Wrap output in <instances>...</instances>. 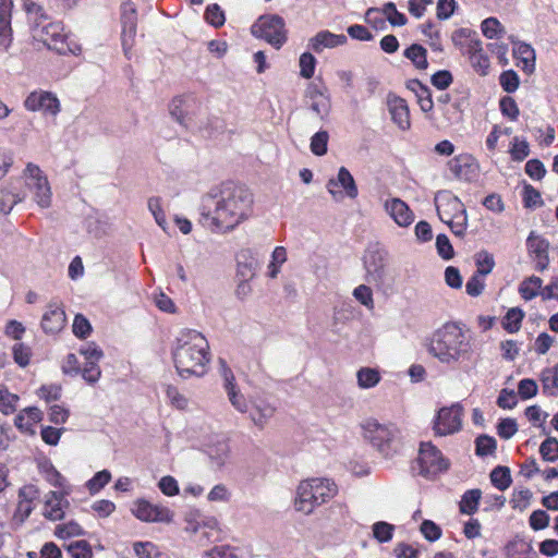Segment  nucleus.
Returning <instances> with one entry per match:
<instances>
[{
  "label": "nucleus",
  "mask_w": 558,
  "mask_h": 558,
  "mask_svg": "<svg viewBox=\"0 0 558 558\" xmlns=\"http://www.w3.org/2000/svg\"><path fill=\"white\" fill-rule=\"evenodd\" d=\"M531 554V545L522 539L512 541L506 546L507 558H530Z\"/></svg>",
  "instance_id": "42"
},
{
  "label": "nucleus",
  "mask_w": 558,
  "mask_h": 558,
  "mask_svg": "<svg viewBox=\"0 0 558 558\" xmlns=\"http://www.w3.org/2000/svg\"><path fill=\"white\" fill-rule=\"evenodd\" d=\"M526 247L535 262V268L538 271H544L549 265V242L535 231H531L526 239Z\"/></svg>",
  "instance_id": "20"
},
{
  "label": "nucleus",
  "mask_w": 558,
  "mask_h": 558,
  "mask_svg": "<svg viewBox=\"0 0 558 558\" xmlns=\"http://www.w3.org/2000/svg\"><path fill=\"white\" fill-rule=\"evenodd\" d=\"M404 57L412 61L416 69L425 70L428 65L426 49L418 44H413L404 50Z\"/></svg>",
  "instance_id": "39"
},
{
  "label": "nucleus",
  "mask_w": 558,
  "mask_h": 558,
  "mask_svg": "<svg viewBox=\"0 0 558 558\" xmlns=\"http://www.w3.org/2000/svg\"><path fill=\"white\" fill-rule=\"evenodd\" d=\"M131 512L136 519L146 523L170 524L174 519V512L169 507L153 504L144 498L133 501Z\"/></svg>",
  "instance_id": "10"
},
{
  "label": "nucleus",
  "mask_w": 558,
  "mask_h": 558,
  "mask_svg": "<svg viewBox=\"0 0 558 558\" xmlns=\"http://www.w3.org/2000/svg\"><path fill=\"white\" fill-rule=\"evenodd\" d=\"M13 359L14 362L21 366L25 367L29 364V359L32 355L31 348L25 345L24 343H16L13 345Z\"/></svg>",
  "instance_id": "64"
},
{
  "label": "nucleus",
  "mask_w": 558,
  "mask_h": 558,
  "mask_svg": "<svg viewBox=\"0 0 558 558\" xmlns=\"http://www.w3.org/2000/svg\"><path fill=\"white\" fill-rule=\"evenodd\" d=\"M329 134L327 131H318L311 138V151L316 156H324L328 150Z\"/></svg>",
  "instance_id": "53"
},
{
  "label": "nucleus",
  "mask_w": 558,
  "mask_h": 558,
  "mask_svg": "<svg viewBox=\"0 0 558 558\" xmlns=\"http://www.w3.org/2000/svg\"><path fill=\"white\" fill-rule=\"evenodd\" d=\"M398 434V428L392 424H380L375 420L366 421L363 424L364 438L386 457L391 454L392 445Z\"/></svg>",
  "instance_id": "8"
},
{
  "label": "nucleus",
  "mask_w": 558,
  "mask_h": 558,
  "mask_svg": "<svg viewBox=\"0 0 558 558\" xmlns=\"http://www.w3.org/2000/svg\"><path fill=\"white\" fill-rule=\"evenodd\" d=\"M481 31L488 39L499 38L505 32L504 26L496 17H487L481 23Z\"/></svg>",
  "instance_id": "51"
},
{
  "label": "nucleus",
  "mask_w": 558,
  "mask_h": 558,
  "mask_svg": "<svg viewBox=\"0 0 558 558\" xmlns=\"http://www.w3.org/2000/svg\"><path fill=\"white\" fill-rule=\"evenodd\" d=\"M93 512L98 518H108L116 511V504L109 499H99L92 504L90 506Z\"/></svg>",
  "instance_id": "60"
},
{
  "label": "nucleus",
  "mask_w": 558,
  "mask_h": 558,
  "mask_svg": "<svg viewBox=\"0 0 558 558\" xmlns=\"http://www.w3.org/2000/svg\"><path fill=\"white\" fill-rule=\"evenodd\" d=\"M434 202L439 219L454 235L463 238L468 229V214L461 199L450 191H439Z\"/></svg>",
  "instance_id": "5"
},
{
  "label": "nucleus",
  "mask_w": 558,
  "mask_h": 558,
  "mask_svg": "<svg viewBox=\"0 0 558 558\" xmlns=\"http://www.w3.org/2000/svg\"><path fill=\"white\" fill-rule=\"evenodd\" d=\"M274 413L275 408L271 404L265 401H259L253 404V410L250 415L256 425L263 426L266 421L274 415Z\"/></svg>",
  "instance_id": "36"
},
{
  "label": "nucleus",
  "mask_w": 558,
  "mask_h": 558,
  "mask_svg": "<svg viewBox=\"0 0 558 558\" xmlns=\"http://www.w3.org/2000/svg\"><path fill=\"white\" fill-rule=\"evenodd\" d=\"M523 318L524 312L519 307H512L506 313L502 319V327L510 333L518 332L521 328Z\"/></svg>",
  "instance_id": "40"
},
{
  "label": "nucleus",
  "mask_w": 558,
  "mask_h": 558,
  "mask_svg": "<svg viewBox=\"0 0 558 558\" xmlns=\"http://www.w3.org/2000/svg\"><path fill=\"white\" fill-rule=\"evenodd\" d=\"M307 97L310 98V108L319 118H325L330 111V96L328 88L320 81L312 83L307 88Z\"/></svg>",
  "instance_id": "22"
},
{
  "label": "nucleus",
  "mask_w": 558,
  "mask_h": 558,
  "mask_svg": "<svg viewBox=\"0 0 558 558\" xmlns=\"http://www.w3.org/2000/svg\"><path fill=\"white\" fill-rule=\"evenodd\" d=\"M202 223L213 233L228 234L254 215V195L244 185L226 182L202 198Z\"/></svg>",
  "instance_id": "1"
},
{
  "label": "nucleus",
  "mask_w": 558,
  "mask_h": 558,
  "mask_svg": "<svg viewBox=\"0 0 558 558\" xmlns=\"http://www.w3.org/2000/svg\"><path fill=\"white\" fill-rule=\"evenodd\" d=\"M373 537L379 543H387L392 539L395 525L385 522L378 521L372 526Z\"/></svg>",
  "instance_id": "50"
},
{
  "label": "nucleus",
  "mask_w": 558,
  "mask_h": 558,
  "mask_svg": "<svg viewBox=\"0 0 558 558\" xmlns=\"http://www.w3.org/2000/svg\"><path fill=\"white\" fill-rule=\"evenodd\" d=\"M530 154V146L525 140L513 138L512 146L510 148L511 158L515 161L524 160Z\"/></svg>",
  "instance_id": "62"
},
{
  "label": "nucleus",
  "mask_w": 558,
  "mask_h": 558,
  "mask_svg": "<svg viewBox=\"0 0 558 558\" xmlns=\"http://www.w3.org/2000/svg\"><path fill=\"white\" fill-rule=\"evenodd\" d=\"M426 350L440 364L454 367L473 359L471 330L460 322H446L426 339Z\"/></svg>",
  "instance_id": "2"
},
{
  "label": "nucleus",
  "mask_w": 558,
  "mask_h": 558,
  "mask_svg": "<svg viewBox=\"0 0 558 558\" xmlns=\"http://www.w3.org/2000/svg\"><path fill=\"white\" fill-rule=\"evenodd\" d=\"M364 268L369 283L379 284L385 278L386 253L377 247H369L364 254Z\"/></svg>",
  "instance_id": "17"
},
{
  "label": "nucleus",
  "mask_w": 558,
  "mask_h": 558,
  "mask_svg": "<svg viewBox=\"0 0 558 558\" xmlns=\"http://www.w3.org/2000/svg\"><path fill=\"white\" fill-rule=\"evenodd\" d=\"M99 362L100 361H84L83 366L76 368V371L81 373L85 381L88 384H95L101 376Z\"/></svg>",
  "instance_id": "46"
},
{
  "label": "nucleus",
  "mask_w": 558,
  "mask_h": 558,
  "mask_svg": "<svg viewBox=\"0 0 558 558\" xmlns=\"http://www.w3.org/2000/svg\"><path fill=\"white\" fill-rule=\"evenodd\" d=\"M337 494L338 486L330 478L312 477L304 480L296 487L294 509L304 514H311Z\"/></svg>",
  "instance_id": "4"
},
{
  "label": "nucleus",
  "mask_w": 558,
  "mask_h": 558,
  "mask_svg": "<svg viewBox=\"0 0 558 558\" xmlns=\"http://www.w3.org/2000/svg\"><path fill=\"white\" fill-rule=\"evenodd\" d=\"M86 229L94 236L100 238L107 233L109 223L104 215L94 211V214L86 219Z\"/></svg>",
  "instance_id": "35"
},
{
  "label": "nucleus",
  "mask_w": 558,
  "mask_h": 558,
  "mask_svg": "<svg viewBox=\"0 0 558 558\" xmlns=\"http://www.w3.org/2000/svg\"><path fill=\"white\" fill-rule=\"evenodd\" d=\"M63 496L57 492H50L46 495L44 515L52 521L61 520L64 517Z\"/></svg>",
  "instance_id": "29"
},
{
  "label": "nucleus",
  "mask_w": 558,
  "mask_h": 558,
  "mask_svg": "<svg viewBox=\"0 0 558 558\" xmlns=\"http://www.w3.org/2000/svg\"><path fill=\"white\" fill-rule=\"evenodd\" d=\"M512 53L517 60V65L527 74H531L535 70V50L533 47L523 41H512Z\"/></svg>",
  "instance_id": "26"
},
{
  "label": "nucleus",
  "mask_w": 558,
  "mask_h": 558,
  "mask_svg": "<svg viewBox=\"0 0 558 558\" xmlns=\"http://www.w3.org/2000/svg\"><path fill=\"white\" fill-rule=\"evenodd\" d=\"M383 13L392 26H403L407 24V16L397 10L393 2H387L383 7Z\"/></svg>",
  "instance_id": "57"
},
{
  "label": "nucleus",
  "mask_w": 558,
  "mask_h": 558,
  "mask_svg": "<svg viewBox=\"0 0 558 558\" xmlns=\"http://www.w3.org/2000/svg\"><path fill=\"white\" fill-rule=\"evenodd\" d=\"M253 36L265 39L276 49H280L287 41L284 20L277 14L260 16L251 28Z\"/></svg>",
  "instance_id": "7"
},
{
  "label": "nucleus",
  "mask_w": 558,
  "mask_h": 558,
  "mask_svg": "<svg viewBox=\"0 0 558 558\" xmlns=\"http://www.w3.org/2000/svg\"><path fill=\"white\" fill-rule=\"evenodd\" d=\"M23 105L28 111H39L44 114H50L53 117L60 111V101L56 95L41 89L29 93Z\"/></svg>",
  "instance_id": "15"
},
{
  "label": "nucleus",
  "mask_w": 558,
  "mask_h": 558,
  "mask_svg": "<svg viewBox=\"0 0 558 558\" xmlns=\"http://www.w3.org/2000/svg\"><path fill=\"white\" fill-rule=\"evenodd\" d=\"M463 414L464 409L459 402L440 408L432 421L435 436L445 437L459 433L462 429Z\"/></svg>",
  "instance_id": "9"
},
{
  "label": "nucleus",
  "mask_w": 558,
  "mask_h": 558,
  "mask_svg": "<svg viewBox=\"0 0 558 558\" xmlns=\"http://www.w3.org/2000/svg\"><path fill=\"white\" fill-rule=\"evenodd\" d=\"M385 213L400 228H408L415 219L413 210L399 197L387 198L384 204Z\"/></svg>",
  "instance_id": "21"
},
{
  "label": "nucleus",
  "mask_w": 558,
  "mask_h": 558,
  "mask_svg": "<svg viewBox=\"0 0 558 558\" xmlns=\"http://www.w3.org/2000/svg\"><path fill=\"white\" fill-rule=\"evenodd\" d=\"M76 350L84 361H101L104 357L102 349L94 341L84 342Z\"/></svg>",
  "instance_id": "49"
},
{
  "label": "nucleus",
  "mask_w": 558,
  "mask_h": 558,
  "mask_svg": "<svg viewBox=\"0 0 558 558\" xmlns=\"http://www.w3.org/2000/svg\"><path fill=\"white\" fill-rule=\"evenodd\" d=\"M12 0H0V49L7 51L12 43Z\"/></svg>",
  "instance_id": "25"
},
{
  "label": "nucleus",
  "mask_w": 558,
  "mask_h": 558,
  "mask_svg": "<svg viewBox=\"0 0 558 558\" xmlns=\"http://www.w3.org/2000/svg\"><path fill=\"white\" fill-rule=\"evenodd\" d=\"M20 180L11 181L5 187L1 190L0 195V213L8 215L13 207L25 198V194L21 193Z\"/></svg>",
  "instance_id": "28"
},
{
  "label": "nucleus",
  "mask_w": 558,
  "mask_h": 558,
  "mask_svg": "<svg viewBox=\"0 0 558 558\" xmlns=\"http://www.w3.org/2000/svg\"><path fill=\"white\" fill-rule=\"evenodd\" d=\"M206 453L213 463L220 468L226 464L229 457V445L226 440H218L216 444L207 445Z\"/></svg>",
  "instance_id": "30"
},
{
  "label": "nucleus",
  "mask_w": 558,
  "mask_h": 558,
  "mask_svg": "<svg viewBox=\"0 0 558 558\" xmlns=\"http://www.w3.org/2000/svg\"><path fill=\"white\" fill-rule=\"evenodd\" d=\"M41 34L34 28V37H38L49 49L57 51L59 54H66L70 51L68 35L62 33L59 24L50 23L43 26Z\"/></svg>",
  "instance_id": "16"
},
{
  "label": "nucleus",
  "mask_w": 558,
  "mask_h": 558,
  "mask_svg": "<svg viewBox=\"0 0 558 558\" xmlns=\"http://www.w3.org/2000/svg\"><path fill=\"white\" fill-rule=\"evenodd\" d=\"M412 90L416 96V100L421 110L425 113L430 112L434 108L430 89L427 86L421 84L418 81H414L412 83Z\"/></svg>",
  "instance_id": "32"
},
{
  "label": "nucleus",
  "mask_w": 558,
  "mask_h": 558,
  "mask_svg": "<svg viewBox=\"0 0 558 558\" xmlns=\"http://www.w3.org/2000/svg\"><path fill=\"white\" fill-rule=\"evenodd\" d=\"M147 208L153 215L156 223L166 232L169 231V223L162 208V201L159 196H151L147 201Z\"/></svg>",
  "instance_id": "33"
},
{
  "label": "nucleus",
  "mask_w": 558,
  "mask_h": 558,
  "mask_svg": "<svg viewBox=\"0 0 558 558\" xmlns=\"http://www.w3.org/2000/svg\"><path fill=\"white\" fill-rule=\"evenodd\" d=\"M25 183L32 192L34 201L41 208H47L51 204V189L46 175L38 166L28 163L24 171Z\"/></svg>",
  "instance_id": "11"
},
{
  "label": "nucleus",
  "mask_w": 558,
  "mask_h": 558,
  "mask_svg": "<svg viewBox=\"0 0 558 558\" xmlns=\"http://www.w3.org/2000/svg\"><path fill=\"white\" fill-rule=\"evenodd\" d=\"M201 110V102L193 94L177 96L169 105L171 117L183 128L194 125L195 117Z\"/></svg>",
  "instance_id": "12"
},
{
  "label": "nucleus",
  "mask_w": 558,
  "mask_h": 558,
  "mask_svg": "<svg viewBox=\"0 0 558 558\" xmlns=\"http://www.w3.org/2000/svg\"><path fill=\"white\" fill-rule=\"evenodd\" d=\"M111 480V473L108 470L97 472L86 482V487L92 495L99 493Z\"/></svg>",
  "instance_id": "52"
},
{
  "label": "nucleus",
  "mask_w": 558,
  "mask_h": 558,
  "mask_svg": "<svg viewBox=\"0 0 558 558\" xmlns=\"http://www.w3.org/2000/svg\"><path fill=\"white\" fill-rule=\"evenodd\" d=\"M416 462L418 474L428 480L436 478L450 466V461L432 441L420 444Z\"/></svg>",
  "instance_id": "6"
},
{
  "label": "nucleus",
  "mask_w": 558,
  "mask_h": 558,
  "mask_svg": "<svg viewBox=\"0 0 558 558\" xmlns=\"http://www.w3.org/2000/svg\"><path fill=\"white\" fill-rule=\"evenodd\" d=\"M475 447L477 456L486 457L496 450V440L490 436L482 435L476 438Z\"/></svg>",
  "instance_id": "58"
},
{
  "label": "nucleus",
  "mask_w": 558,
  "mask_h": 558,
  "mask_svg": "<svg viewBox=\"0 0 558 558\" xmlns=\"http://www.w3.org/2000/svg\"><path fill=\"white\" fill-rule=\"evenodd\" d=\"M532 499V492L529 488L514 489L510 500L511 507L515 510H525Z\"/></svg>",
  "instance_id": "56"
},
{
  "label": "nucleus",
  "mask_w": 558,
  "mask_h": 558,
  "mask_svg": "<svg viewBox=\"0 0 558 558\" xmlns=\"http://www.w3.org/2000/svg\"><path fill=\"white\" fill-rule=\"evenodd\" d=\"M121 44L128 59L134 45L137 28V11L135 4L128 0L121 4Z\"/></svg>",
  "instance_id": "13"
},
{
  "label": "nucleus",
  "mask_w": 558,
  "mask_h": 558,
  "mask_svg": "<svg viewBox=\"0 0 558 558\" xmlns=\"http://www.w3.org/2000/svg\"><path fill=\"white\" fill-rule=\"evenodd\" d=\"M326 189L335 201H341L344 197L354 199L359 195L355 180L345 167H340L337 177L327 181Z\"/></svg>",
  "instance_id": "14"
},
{
  "label": "nucleus",
  "mask_w": 558,
  "mask_h": 558,
  "mask_svg": "<svg viewBox=\"0 0 558 558\" xmlns=\"http://www.w3.org/2000/svg\"><path fill=\"white\" fill-rule=\"evenodd\" d=\"M482 493L480 489L465 492L460 501V511L464 514H473L477 511Z\"/></svg>",
  "instance_id": "41"
},
{
  "label": "nucleus",
  "mask_w": 558,
  "mask_h": 558,
  "mask_svg": "<svg viewBox=\"0 0 558 558\" xmlns=\"http://www.w3.org/2000/svg\"><path fill=\"white\" fill-rule=\"evenodd\" d=\"M386 106L392 122L401 131H408L411 128V119L407 100L395 93H388L386 96Z\"/></svg>",
  "instance_id": "19"
},
{
  "label": "nucleus",
  "mask_w": 558,
  "mask_h": 558,
  "mask_svg": "<svg viewBox=\"0 0 558 558\" xmlns=\"http://www.w3.org/2000/svg\"><path fill=\"white\" fill-rule=\"evenodd\" d=\"M347 40V36L343 34H333L329 31H320L308 40V48L316 53H320L324 49L342 46Z\"/></svg>",
  "instance_id": "23"
},
{
  "label": "nucleus",
  "mask_w": 558,
  "mask_h": 558,
  "mask_svg": "<svg viewBox=\"0 0 558 558\" xmlns=\"http://www.w3.org/2000/svg\"><path fill=\"white\" fill-rule=\"evenodd\" d=\"M172 359L182 378L204 376L211 359L208 340L195 329L180 331L172 344Z\"/></svg>",
  "instance_id": "3"
},
{
  "label": "nucleus",
  "mask_w": 558,
  "mask_h": 558,
  "mask_svg": "<svg viewBox=\"0 0 558 558\" xmlns=\"http://www.w3.org/2000/svg\"><path fill=\"white\" fill-rule=\"evenodd\" d=\"M316 64L317 60L311 52H303L299 60L300 75L306 80L312 78L315 73Z\"/></svg>",
  "instance_id": "55"
},
{
  "label": "nucleus",
  "mask_w": 558,
  "mask_h": 558,
  "mask_svg": "<svg viewBox=\"0 0 558 558\" xmlns=\"http://www.w3.org/2000/svg\"><path fill=\"white\" fill-rule=\"evenodd\" d=\"M357 385L362 389L375 387L381 379L380 373L376 368L362 367L356 373Z\"/></svg>",
  "instance_id": "34"
},
{
  "label": "nucleus",
  "mask_w": 558,
  "mask_h": 558,
  "mask_svg": "<svg viewBox=\"0 0 558 558\" xmlns=\"http://www.w3.org/2000/svg\"><path fill=\"white\" fill-rule=\"evenodd\" d=\"M219 364L220 373L223 378V387L230 403L240 413H246L248 411V402L238 389L232 371L223 360H220Z\"/></svg>",
  "instance_id": "18"
},
{
  "label": "nucleus",
  "mask_w": 558,
  "mask_h": 558,
  "mask_svg": "<svg viewBox=\"0 0 558 558\" xmlns=\"http://www.w3.org/2000/svg\"><path fill=\"white\" fill-rule=\"evenodd\" d=\"M205 21L215 28L223 26L226 14L221 7L217 3L208 4L204 12Z\"/></svg>",
  "instance_id": "43"
},
{
  "label": "nucleus",
  "mask_w": 558,
  "mask_h": 558,
  "mask_svg": "<svg viewBox=\"0 0 558 558\" xmlns=\"http://www.w3.org/2000/svg\"><path fill=\"white\" fill-rule=\"evenodd\" d=\"M539 453L545 461L555 462L558 460V439L546 438L539 446Z\"/></svg>",
  "instance_id": "54"
},
{
  "label": "nucleus",
  "mask_w": 558,
  "mask_h": 558,
  "mask_svg": "<svg viewBox=\"0 0 558 558\" xmlns=\"http://www.w3.org/2000/svg\"><path fill=\"white\" fill-rule=\"evenodd\" d=\"M499 83L507 93H514L520 84L518 74L513 70L505 71L499 76Z\"/></svg>",
  "instance_id": "59"
},
{
  "label": "nucleus",
  "mask_w": 558,
  "mask_h": 558,
  "mask_svg": "<svg viewBox=\"0 0 558 558\" xmlns=\"http://www.w3.org/2000/svg\"><path fill=\"white\" fill-rule=\"evenodd\" d=\"M541 381L543 392L548 396H554L558 390V367H548L542 371Z\"/></svg>",
  "instance_id": "38"
},
{
  "label": "nucleus",
  "mask_w": 558,
  "mask_h": 558,
  "mask_svg": "<svg viewBox=\"0 0 558 558\" xmlns=\"http://www.w3.org/2000/svg\"><path fill=\"white\" fill-rule=\"evenodd\" d=\"M287 260V251L283 246H277L272 251L271 254V260L268 265V271L267 275L269 278H276L278 274L280 272L281 266Z\"/></svg>",
  "instance_id": "47"
},
{
  "label": "nucleus",
  "mask_w": 558,
  "mask_h": 558,
  "mask_svg": "<svg viewBox=\"0 0 558 558\" xmlns=\"http://www.w3.org/2000/svg\"><path fill=\"white\" fill-rule=\"evenodd\" d=\"M365 22L372 25L375 29H385L386 16L383 13V9L369 8L365 13Z\"/></svg>",
  "instance_id": "61"
},
{
  "label": "nucleus",
  "mask_w": 558,
  "mask_h": 558,
  "mask_svg": "<svg viewBox=\"0 0 558 558\" xmlns=\"http://www.w3.org/2000/svg\"><path fill=\"white\" fill-rule=\"evenodd\" d=\"M492 484L499 490H506L511 485L510 470L507 466H496L490 472Z\"/></svg>",
  "instance_id": "44"
},
{
  "label": "nucleus",
  "mask_w": 558,
  "mask_h": 558,
  "mask_svg": "<svg viewBox=\"0 0 558 558\" xmlns=\"http://www.w3.org/2000/svg\"><path fill=\"white\" fill-rule=\"evenodd\" d=\"M465 52L469 56L472 68L481 75H486L490 65L487 54L484 52L482 41L472 39Z\"/></svg>",
  "instance_id": "27"
},
{
  "label": "nucleus",
  "mask_w": 558,
  "mask_h": 558,
  "mask_svg": "<svg viewBox=\"0 0 558 558\" xmlns=\"http://www.w3.org/2000/svg\"><path fill=\"white\" fill-rule=\"evenodd\" d=\"M65 322L66 314L64 308L56 303H51L43 316L41 327L47 333H56L65 326Z\"/></svg>",
  "instance_id": "24"
},
{
  "label": "nucleus",
  "mask_w": 558,
  "mask_h": 558,
  "mask_svg": "<svg viewBox=\"0 0 558 558\" xmlns=\"http://www.w3.org/2000/svg\"><path fill=\"white\" fill-rule=\"evenodd\" d=\"M538 387L534 379L524 378L518 384V393L523 400L531 399L537 395Z\"/></svg>",
  "instance_id": "63"
},
{
  "label": "nucleus",
  "mask_w": 558,
  "mask_h": 558,
  "mask_svg": "<svg viewBox=\"0 0 558 558\" xmlns=\"http://www.w3.org/2000/svg\"><path fill=\"white\" fill-rule=\"evenodd\" d=\"M475 265H476V271L475 274H478L481 276H487L490 274L495 267V259L493 254H490L487 251H480L475 255Z\"/></svg>",
  "instance_id": "45"
},
{
  "label": "nucleus",
  "mask_w": 558,
  "mask_h": 558,
  "mask_svg": "<svg viewBox=\"0 0 558 558\" xmlns=\"http://www.w3.org/2000/svg\"><path fill=\"white\" fill-rule=\"evenodd\" d=\"M93 332L90 322L83 315L76 314L72 322V333L78 339H86Z\"/></svg>",
  "instance_id": "48"
},
{
  "label": "nucleus",
  "mask_w": 558,
  "mask_h": 558,
  "mask_svg": "<svg viewBox=\"0 0 558 558\" xmlns=\"http://www.w3.org/2000/svg\"><path fill=\"white\" fill-rule=\"evenodd\" d=\"M542 279L536 276H532L525 280H523L519 286V293L522 299L525 301L533 300L539 293L542 288Z\"/></svg>",
  "instance_id": "37"
},
{
  "label": "nucleus",
  "mask_w": 558,
  "mask_h": 558,
  "mask_svg": "<svg viewBox=\"0 0 558 558\" xmlns=\"http://www.w3.org/2000/svg\"><path fill=\"white\" fill-rule=\"evenodd\" d=\"M133 551L137 558H170L166 553L160 551L156 544L149 541L134 542Z\"/></svg>",
  "instance_id": "31"
}]
</instances>
